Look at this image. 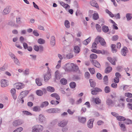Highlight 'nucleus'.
<instances>
[{
	"label": "nucleus",
	"instance_id": "nucleus-35",
	"mask_svg": "<svg viewBox=\"0 0 132 132\" xmlns=\"http://www.w3.org/2000/svg\"><path fill=\"white\" fill-rule=\"evenodd\" d=\"M93 18L95 20H97L99 18L98 14L97 13H95L93 14Z\"/></svg>",
	"mask_w": 132,
	"mask_h": 132
},
{
	"label": "nucleus",
	"instance_id": "nucleus-23",
	"mask_svg": "<svg viewBox=\"0 0 132 132\" xmlns=\"http://www.w3.org/2000/svg\"><path fill=\"white\" fill-rule=\"evenodd\" d=\"M46 89L48 91L51 93L54 92L55 91L54 88L51 86H48L47 87Z\"/></svg>",
	"mask_w": 132,
	"mask_h": 132
},
{
	"label": "nucleus",
	"instance_id": "nucleus-62",
	"mask_svg": "<svg viewBox=\"0 0 132 132\" xmlns=\"http://www.w3.org/2000/svg\"><path fill=\"white\" fill-rule=\"evenodd\" d=\"M125 123L127 124H129L132 123V121L129 119H127L126 120Z\"/></svg>",
	"mask_w": 132,
	"mask_h": 132
},
{
	"label": "nucleus",
	"instance_id": "nucleus-53",
	"mask_svg": "<svg viewBox=\"0 0 132 132\" xmlns=\"http://www.w3.org/2000/svg\"><path fill=\"white\" fill-rule=\"evenodd\" d=\"M85 77L86 79H88L89 78L90 74L88 72H86L85 74Z\"/></svg>",
	"mask_w": 132,
	"mask_h": 132
},
{
	"label": "nucleus",
	"instance_id": "nucleus-22",
	"mask_svg": "<svg viewBox=\"0 0 132 132\" xmlns=\"http://www.w3.org/2000/svg\"><path fill=\"white\" fill-rule=\"evenodd\" d=\"M108 59L112 64L114 65L116 64L115 62V61H116V60L115 59H112L110 57H108Z\"/></svg>",
	"mask_w": 132,
	"mask_h": 132
},
{
	"label": "nucleus",
	"instance_id": "nucleus-31",
	"mask_svg": "<svg viewBox=\"0 0 132 132\" xmlns=\"http://www.w3.org/2000/svg\"><path fill=\"white\" fill-rule=\"evenodd\" d=\"M37 42L39 44H43L45 43V41L42 38H40L38 39Z\"/></svg>",
	"mask_w": 132,
	"mask_h": 132
},
{
	"label": "nucleus",
	"instance_id": "nucleus-61",
	"mask_svg": "<svg viewBox=\"0 0 132 132\" xmlns=\"http://www.w3.org/2000/svg\"><path fill=\"white\" fill-rule=\"evenodd\" d=\"M114 16L116 19H119L120 18V14L119 13L117 14H115Z\"/></svg>",
	"mask_w": 132,
	"mask_h": 132
},
{
	"label": "nucleus",
	"instance_id": "nucleus-60",
	"mask_svg": "<svg viewBox=\"0 0 132 132\" xmlns=\"http://www.w3.org/2000/svg\"><path fill=\"white\" fill-rule=\"evenodd\" d=\"M34 50L37 52H38L39 50V47L37 45H35L33 47Z\"/></svg>",
	"mask_w": 132,
	"mask_h": 132
},
{
	"label": "nucleus",
	"instance_id": "nucleus-21",
	"mask_svg": "<svg viewBox=\"0 0 132 132\" xmlns=\"http://www.w3.org/2000/svg\"><path fill=\"white\" fill-rule=\"evenodd\" d=\"M40 107V106H34L32 108V110L36 112H40L41 110Z\"/></svg>",
	"mask_w": 132,
	"mask_h": 132
},
{
	"label": "nucleus",
	"instance_id": "nucleus-45",
	"mask_svg": "<svg viewBox=\"0 0 132 132\" xmlns=\"http://www.w3.org/2000/svg\"><path fill=\"white\" fill-rule=\"evenodd\" d=\"M104 84L107 85L108 83V78L107 76H105L103 79Z\"/></svg>",
	"mask_w": 132,
	"mask_h": 132
},
{
	"label": "nucleus",
	"instance_id": "nucleus-54",
	"mask_svg": "<svg viewBox=\"0 0 132 132\" xmlns=\"http://www.w3.org/2000/svg\"><path fill=\"white\" fill-rule=\"evenodd\" d=\"M97 43L95 42H94L93 43L92 45V48L93 49L97 48Z\"/></svg>",
	"mask_w": 132,
	"mask_h": 132
},
{
	"label": "nucleus",
	"instance_id": "nucleus-25",
	"mask_svg": "<svg viewBox=\"0 0 132 132\" xmlns=\"http://www.w3.org/2000/svg\"><path fill=\"white\" fill-rule=\"evenodd\" d=\"M91 39V37H89L87 39H85L83 42V44L86 45H87L90 42Z\"/></svg>",
	"mask_w": 132,
	"mask_h": 132
},
{
	"label": "nucleus",
	"instance_id": "nucleus-5",
	"mask_svg": "<svg viewBox=\"0 0 132 132\" xmlns=\"http://www.w3.org/2000/svg\"><path fill=\"white\" fill-rule=\"evenodd\" d=\"M14 85L15 88L18 89H22L24 87V84L22 83H16Z\"/></svg>",
	"mask_w": 132,
	"mask_h": 132
},
{
	"label": "nucleus",
	"instance_id": "nucleus-19",
	"mask_svg": "<svg viewBox=\"0 0 132 132\" xmlns=\"http://www.w3.org/2000/svg\"><path fill=\"white\" fill-rule=\"evenodd\" d=\"M56 79L59 80L61 77V75L58 71H56L55 73Z\"/></svg>",
	"mask_w": 132,
	"mask_h": 132
},
{
	"label": "nucleus",
	"instance_id": "nucleus-10",
	"mask_svg": "<svg viewBox=\"0 0 132 132\" xmlns=\"http://www.w3.org/2000/svg\"><path fill=\"white\" fill-rule=\"evenodd\" d=\"M1 84L2 87H6L8 85V81L6 80L2 79L1 80Z\"/></svg>",
	"mask_w": 132,
	"mask_h": 132
},
{
	"label": "nucleus",
	"instance_id": "nucleus-16",
	"mask_svg": "<svg viewBox=\"0 0 132 132\" xmlns=\"http://www.w3.org/2000/svg\"><path fill=\"white\" fill-rule=\"evenodd\" d=\"M91 61L92 64L95 67L98 68H100L101 65L96 60H92Z\"/></svg>",
	"mask_w": 132,
	"mask_h": 132
},
{
	"label": "nucleus",
	"instance_id": "nucleus-18",
	"mask_svg": "<svg viewBox=\"0 0 132 132\" xmlns=\"http://www.w3.org/2000/svg\"><path fill=\"white\" fill-rule=\"evenodd\" d=\"M51 97L55 98L57 100H59L60 99V97L59 95L56 93H53L50 95Z\"/></svg>",
	"mask_w": 132,
	"mask_h": 132
},
{
	"label": "nucleus",
	"instance_id": "nucleus-3",
	"mask_svg": "<svg viewBox=\"0 0 132 132\" xmlns=\"http://www.w3.org/2000/svg\"><path fill=\"white\" fill-rule=\"evenodd\" d=\"M98 41L102 45H105L106 43L104 39L102 38L97 36L95 39V42L98 43Z\"/></svg>",
	"mask_w": 132,
	"mask_h": 132
},
{
	"label": "nucleus",
	"instance_id": "nucleus-24",
	"mask_svg": "<svg viewBox=\"0 0 132 132\" xmlns=\"http://www.w3.org/2000/svg\"><path fill=\"white\" fill-rule=\"evenodd\" d=\"M112 70V67L109 66L106 68L104 72L106 73H108L110 72Z\"/></svg>",
	"mask_w": 132,
	"mask_h": 132
},
{
	"label": "nucleus",
	"instance_id": "nucleus-27",
	"mask_svg": "<svg viewBox=\"0 0 132 132\" xmlns=\"http://www.w3.org/2000/svg\"><path fill=\"white\" fill-rule=\"evenodd\" d=\"M73 50L75 53H78L80 51V49L79 46H76L74 47Z\"/></svg>",
	"mask_w": 132,
	"mask_h": 132
},
{
	"label": "nucleus",
	"instance_id": "nucleus-7",
	"mask_svg": "<svg viewBox=\"0 0 132 132\" xmlns=\"http://www.w3.org/2000/svg\"><path fill=\"white\" fill-rule=\"evenodd\" d=\"M68 121L65 120H63L59 122L58 126H59L64 127L67 124Z\"/></svg>",
	"mask_w": 132,
	"mask_h": 132
},
{
	"label": "nucleus",
	"instance_id": "nucleus-29",
	"mask_svg": "<svg viewBox=\"0 0 132 132\" xmlns=\"http://www.w3.org/2000/svg\"><path fill=\"white\" fill-rule=\"evenodd\" d=\"M48 105V102L47 101H45L42 102L40 104V107L41 108H43L46 107Z\"/></svg>",
	"mask_w": 132,
	"mask_h": 132
},
{
	"label": "nucleus",
	"instance_id": "nucleus-63",
	"mask_svg": "<svg viewBox=\"0 0 132 132\" xmlns=\"http://www.w3.org/2000/svg\"><path fill=\"white\" fill-rule=\"evenodd\" d=\"M104 123V122L101 120H99L97 122V124L98 126H100L103 125Z\"/></svg>",
	"mask_w": 132,
	"mask_h": 132
},
{
	"label": "nucleus",
	"instance_id": "nucleus-20",
	"mask_svg": "<svg viewBox=\"0 0 132 132\" xmlns=\"http://www.w3.org/2000/svg\"><path fill=\"white\" fill-rule=\"evenodd\" d=\"M51 74L49 72H47V73L44 76V80L45 81H47L51 78Z\"/></svg>",
	"mask_w": 132,
	"mask_h": 132
},
{
	"label": "nucleus",
	"instance_id": "nucleus-15",
	"mask_svg": "<svg viewBox=\"0 0 132 132\" xmlns=\"http://www.w3.org/2000/svg\"><path fill=\"white\" fill-rule=\"evenodd\" d=\"M128 52V50L127 48L126 47H125L121 49V53L122 55L125 56Z\"/></svg>",
	"mask_w": 132,
	"mask_h": 132
},
{
	"label": "nucleus",
	"instance_id": "nucleus-57",
	"mask_svg": "<svg viewBox=\"0 0 132 132\" xmlns=\"http://www.w3.org/2000/svg\"><path fill=\"white\" fill-rule=\"evenodd\" d=\"M96 77L99 80L102 79V75L99 73H97Z\"/></svg>",
	"mask_w": 132,
	"mask_h": 132
},
{
	"label": "nucleus",
	"instance_id": "nucleus-64",
	"mask_svg": "<svg viewBox=\"0 0 132 132\" xmlns=\"http://www.w3.org/2000/svg\"><path fill=\"white\" fill-rule=\"evenodd\" d=\"M118 36L117 35H115L112 37V39L113 41H116L118 39Z\"/></svg>",
	"mask_w": 132,
	"mask_h": 132
},
{
	"label": "nucleus",
	"instance_id": "nucleus-56",
	"mask_svg": "<svg viewBox=\"0 0 132 132\" xmlns=\"http://www.w3.org/2000/svg\"><path fill=\"white\" fill-rule=\"evenodd\" d=\"M29 69H26L23 71V73L25 75H28L29 73Z\"/></svg>",
	"mask_w": 132,
	"mask_h": 132
},
{
	"label": "nucleus",
	"instance_id": "nucleus-41",
	"mask_svg": "<svg viewBox=\"0 0 132 132\" xmlns=\"http://www.w3.org/2000/svg\"><path fill=\"white\" fill-rule=\"evenodd\" d=\"M94 102L97 104H100L101 103V100L98 97H96L95 99Z\"/></svg>",
	"mask_w": 132,
	"mask_h": 132
},
{
	"label": "nucleus",
	"instance_id": "nucleus-38",
	"mask_svg": "<svg viewBox=\"0 0 132 132\" xmlns=\"http://www.w3.org/2000/svg\"><path fill=\"white\" fill-rule=\"evenodd\" d=\"M111 89L108 86H106L104 88V91L105 93H108L110 92Z\"/></svg>",
	"mask_w": 132,
	"mask_h": 132
},
{
	"label": "nucleus",
	"instance_id": "nucleus-43",
	"mask_svg": "<svg viewBox=\"0 0 132 132\" xmlns=\"http://www.w3.org/2000/svg\"><path fill=\"white\" fill-rule=\"evenodd\" d=\"M91 51L93 52H94L97 54L102 53L101 51L96 50L95 49H93L92 50H91Z\"/></svg>",
	"mask_w": 132,
	"mask_h": 132
},
{
	"label": "nucleus",
	"instance_id": "nucleus-50",
	"mask_svg": "<svg viewBox=\"0 0 132 132\" xmlns=\"http://www.w3.org/2000/svg\"><path fill=\"white\" fill-rule=\"evenodd\" d=\"M88 70L93 75L95 73V70L94 68H89Z\"/></svg>",
	"mask_w": 132,
	"mask_h": 132
},
{
	"label": "nucleus",
	"instance_id": "nucleus-2",
	"mask_svg": "<svg viewBox=\"0 0 132 132\" xmlns=\"http://www.w3.org/2000/svg\"><path fill=\"white\" fill-rule=\"evenodd\" d=\"M11 9V6L10 5H8L6 6L3 9L2 12V15L3 16L7 15L10 13Z\"/></svg>",
	"mask_w": 132,
	"mask_h": 132
},
{
	"label": "nucleus",
	"instance_id": "nucleus-33",
	"mask_svg": "<svg viewBox=\"0 0 132 132\" xmlns=\"http://www.w3.org/2000/svg\"><path fill=\"white\" fill-rule=\"evenodd\" d=\"M89 81L90 84V86L92 87H94L96 85V84L95 82L92 79H90Z\"/></svg>",
	"mask_w": 132,
	"mask_h": 132
},
{
	"label": "nucleus",
	"instance_id": "nucleus-12",
	"mask_svg": "<svg viewBox=\"0 0 132 132\" xmlns=\"http://www.w3.org/2000/svg\"><path fill=\"white\" fill-rule=\"evenodd\" d=\"M78 120L79 122L82 123H84L86 122V118L85 117L78 116Z\"/></svg>",
	"mask_w": 132,
	"mask_h": 132
},
{
	"label": "nucleus",
	"instance_id": "nucleus-51",
	"mask_svg": "<svg viewBox=\"0 0 132 132\" xmlns=\"http://www.w3.org/2000/svg\"><path fill=\"white\" fill-rule=\"evenodd\" d=\"M95 27L97 31L98 32H100L101 31V28L100 26L98 24H96Z\"/></svg>",
	"mask_w": 132,
	"mask_h": 132
},
{
	"label": "nucleus",
	"instance_id": "nucleus-11",
	"mask_svg": "<svg viewBox=\"0 0 132 132\" xmlns=\"http://www.w3.org/2000/svg\"><path fill=\"white\" fill-rule=\"evenodd\" d=\"M90 4L92 6L98 9L99 6L97 2L94 0H91L90 2Z\"/></svg>",
	"mask_w": 132,
	"mask_h": 132
},
{
	"label": "nucleus",
	"instance_id": "nucleus-52",
	"mask_svg": "<svg viewBox=\"0 0 132 132\" xmlns=\"http://www.w3.org/2000/svg\"><path fill=\"white\" fill-rule=\"evenodd\" d=\"M125 96L126 97H127L129 98L132 97V94L130 93H126L125 94Z\"/></svg>",
	"mask_w": 132,
	"mask_h": 132
},
{
	"label": "nucleus",
	"instance_id": "nucleus-44",
	"mask_svg": "<svg viewBox=\"0 0 132 132\" xmlns=\"http://www.w3.org/2000/svg\"><path fill=\"white\" fill-rule=\"evenodd\" d=\"M60 82L63 85H65L67 83V81L66 79L64 78H62Z\"/></svg>",
	"mask_w": 132,
	"mask_h": 132
},
{
	"label": "nucleus",
	"instance_id": "nucleus-59",
	"mask_svg": "<svg viewBox=\"0 0 132 132\" xmlns=\"http://www.w3.org/2000/svg\"><path fill=\"white\" fill-rule=\"evenodd\" d=\"M14 62L15 64L18 65H19L20 62L17 58L16 57L14 59Z\"/></svg>",
	"mask_w": 132,
	"mask_h": 132
},
{
	"label": "nucleus",
	"instance_id": "nucleus-14",
	"mask_svg": "<svg viewBox=\"0 0 132 132\" xmlns=\"http://www.w3.org/2000/svg\"><path fill=\"white\" fill-rule=\"evenodd\" d=\"M50 44L52 47L54 46L55 44V37L54 36H52L51 37Z\"/></svg>",
	"mask_w": 132,
	"mask_h": 132
},
{
	"label": "nucleus",
	"instance_id": "nucleus-47",
	"mask_svg": "<svg viewBox=\"0 0 132 132\" xmlns=\"http://www.w3.org/2000/svg\"><path fill=\"white\" fill-rule=\"evenodd\" d=\"M76 86V84L74 82H72L70 84V87L72 88H75Z\"/></svg>",
	"mask_w": 132,
	"mask_h": 132
},
{
	"label": "nucleus",
	"instance_id": "nucleus-17",
	"mask_svg": "<svg viewBox=\"0 0 132 132\" xmlns=\"http://www.w3.org/2000/svg\"><path fill=\"white\" fill-rule=\"evenodd\" d=\"M16 90L14 88H12L11 90V94L14 100L17 97L15 95Z\"/></svg>",
	"mask_w": 132,
	"mask_h": 132
},
{
	"label": "nucleus",
	"instance_id": "nucleus-58",
	"mask_svg": "<svg viewBox=\"0 0 132 132\" xmlns=\"http://www.w3.org/2000/svg\"><path fill=\"white\" fill-rule=\"evenodd\" d=\"M72 70L75 71H76L78 69V67L76 65H75L73 63V66H72Z\"/></svg>",
	"mask_w": 132,
	"mask_h": 132
},
{
	"label": "nucleus",
	"instance_id": "nucleus-42",
	"mask_svg": "<svg viewBox=\"0 0 132 132\" xmlns=\"http://www.w3.org/2000/svg\"><path fill=\"white\" fill-rule=\"evenodd\" d=\"M102 30L103 31L105 32H108L109 29L108 27L106 26H104L102 27Z\"/></svg>",
	"mask_w": 132,
	"mask_h": 132
},
{
	"label": "nucleus",
	"instance_id": "nucleus-30",
	"mask_svg": "<svg viewBox=\"0 0 132 132\" xmlns=\"http://www.w3.org/2000/svg\"><path fill=\"white\" fill-rule=\"evenodd\" d=\"M131 15V14L129 13H127L126 14V17L127 21H129L132 18Z\"/></svg>",
	"mask_w": 132,
	"mask_h": 132
},
{
	"label": "nucleus",
	"instance_id": "nucleus-37",
	"mask_svg": "<svg viewBox=\"0 0 132 132\" xmlns=\"http://www.w3.org/2000/svg\"><path fill=\"white\" fill-rule=\"evenodd\" d=\"M36 82L37 85L38 86H40L42 85V84L39 78H37L36 79Z\"/></svg>",
	"mask_w": 132,
	"mask_h": 132
},
{
	"label": "nucleus",
	"instance_id": "nucleus-9",
	"mask_svg": "<svg viewBox=\"0 0 132 132\" xmlns=\"http://www.w3.org/2000/svg\"><path fill=\"white\" fill-rule=\"evenodd\" d=\"M106 103L109 106H112L114 105V102L113 101L109 98H108L106 100Z\"/></svg>",
	"mask_w": 132,
	"mask_h": 132
},
{
	"label": "nucleus",
	"instance_id": "nucleus-55",
	"mask_svg": "<svg viewBox=\"0 0 132 132\" xmlns=\"http://www.w3.org/2000/svg\"><path fill=\"white\" fill-rule=\"evenodd\" d=\"M23 113L24 114L27 115H32V114L30 112H29L28 111H23Z\"/></svg>",
	"mask_w": 132,
	"mask_h": 132
},
{
	"label": "nucleus",
	"instance_id": "nucleus-8",
	"mask_svg": "<svg viewBox=\"0 0 132 132\" xmlns=\"http://www.w3.org/2000/svg\"><path fill=\"white\" fill-rule=\"evenodd\" d=\"M94 119H89L88 121L87 125L88 127L90 129H92L93 126V122Z\"/></svg>",
	"mask_w": 132,
	"mask_h": 132
},
{
	"label": "nucleus",
	"instance_id": "nucleus-32",
	"mask_svg": "<svg viewBox=\"0 0 132 132\" xmlns=\"http://www.w3.org/2000/svg\"><path fill=\"white\" fill-rule=\"evenodd\" d=\"M112 51L113 53L116 52L117 51L116 48V45L114 44H112L111 46Z\"/></svg>",
	"mask_w": 132,
	"mask_h": 132
},
{
	"label": "nucleus",
	"instance_id": "nucleus-4",
	"mask_svg": "<svg viewBox=\"0 0 132 132\" xmlns=\"http://www.w3.org/2000/svg\"><path fill=\"white\" fill-rule=\"evenodd\" d=\"M73 63H68L65 65V70L66 71H70L72 70L73 67Z\"/></svg>",
	"mask_w": 132,
	"mask_h": 132
},
{
	"label": "nucleus",
	"instance_id": "nucleus-36",
	"mask_svg": "<svg viewBox=\"0 0 132 132\" xmlns=\"http://www.w3.org/2000/svg\"><path fill=\"white\" fill-rule=\"evenodd\" d=\"M36 93L39 96H42L43 94V91L40 90H38L36 91Z\"/></svg>",
	"mask_w": 132,
	"mask_h": 132
},
{
	"label": "nucleus",
	"instance_id": "nucleus-28",
	"mask_svg": "<svg viewBox=\"0 0 132 132\" xmlns=\"http://www.w3.org/2000/svg\"><path fill=\"white\" fill-rule=\"evenodd\" d=\"M60 4L62 6L65 8H70V6L69 5H68V4H65L63 2H60Z\"/></svg>",
	"mask_w": 132,
	"mask_h": 132
},
{
	"label": "nucleus",
	"instance_id": "nucleus-39",
	"mask_svg": "<svg viewBox=\"0 0 132 132\" xmlns=\"http://www.w3.org/2000/svg\"><path fill=\"white\" fill-rule=\"evenodd\" d=\"M117 119V120L120 121H123L126 120L125 118L121 116H118Z\"/></svg>",
	"mask_w": 132,
	"mask_h": 132
},
{
	"label": "nucleus",
	"instance_id": "nucleus-34",
	"mask_svg": "<svg viewBox=\"0 0 132 132\" xmlns=\"http://www.w3.org/2000/svg\"><path fill=\"white\" fill-rule=\"evenodd\" d=\"M119 125L121 128V129L123 131H125V125L124 124H122L121 122H119Z\"/></svg>",
	"mask_w": 132,
	"mask_h": 132
},
{
	"label": "nucleus",
	"instance_id": "nucleus-48",
	"mask_svg": "<svg viewBox=\"0 0 132 132\" xmlns=\"http://www.w3.org/2000/svg\"><path fill=\"white\" fill-rule=\"evenodd\" d=\"M59 103V102L58 101L54 100H52L51 102V103L53 105H56L58 104Z\"/></svg>",
	"mask_w": 132,
	"mask_h": 132
},
{
	"label": "nucleus",
	"instance_id": "nucleus-6",
	"mask_svg": "<svg viewBox=\"0 0 132 132\" xmlns=\"http://www.w3.org/2000/svg\"><path fill=\"white\" fill-rule=\"evenodd\" d=\"M23 123V122L20 119L15 120L13 122V126H16L20 125Z\"/></svg>",
	"mask_w": 132,
	"mask_h": 132
},
{
	"label": "nucleus",
	"instance_id": "nucleus-40",
	"mask_svg": "<svg viewBox=\"0 0 132 132\" xmlns=\"http://www.w3.org/2000/svg\"><path fill=\"white\" fill-rule=\"evenodd\" d=\"M64 25L67 28H69L70 27V23L68 20H66L64 22Z\"/></svg>",
	"mask_w": 132,
	"mask_h": 132
},
{
	"label": "nucleus",
	"instance_id": "nucleus-1",
	"mask_svg": "<svg viewBox=\"0 0 132 132\" xmlns=\"http://www.w3.org/2000/svg\"><path fill=\"white\" fill-rule=\"evenodd\" d=\"M43 129V126L40 125H36L32 127V132H41Z\"/></svg>",
	"mask_w": 132,
	"mask_h": 132
},
{
	"label": "nucleus",
	"instance_id": "nucleus-46",
	"mask_svg": "<svg viewBox=\"0 0 132 132\" xmlns=\"http://www.w3.org/2000/svg\"><path fill=\"white\" fill-rule=\"evenodd\" d=\"M90 57L91 59H95L97 58V55L95 54H92L90 55Z\"/></svg>",
	"mask_w": 132,
	"mask_h": 132
},
{
	"label": "nucleus",
	"instance_id": "nucleus-49",
	"mask_svg": "<svg viewBox=\"0 0 132 132\" xmlns=\"http://www.w3.org/2000/svg\"><path fill=\"white\" fill-rule=\"evenodd\" d=\"M73 57V55L71 53H68L66 55V57L67 59H68L72 58Z\"/></svg>",
	"mask_w": 132,
	"mask_h": 132
},
{
	"label": "nucleus",
	"instance_id": "nucleus-13",
	"mask_svg": "<svg viewBox=\"0 0 132 132\" xmlns=\"http://www.w3.org/2000/svg\"><path fill=\"white\" fill-rule=\"evenodd\" d=\"M45 118L44 116L42 114L39 115L38 117V120L39 122L42 123L45 121Z\"/></svg>",
	"mask_w": 132,
	"mask_h": 132
},
{
	"label": "nucleus",
	"instance_id": "nucleus-26",
	"mask_svg": "<svg viewBox=\"0 0 132 132\" xmlns=\"http://www.w3.org/2000/svg\"><path fill=\"white\" fill-rule=\"evenodd\" d=\"M28 93V90H25L21 92L20 94V95H22V98H23L26 96Z\"/></svg>",
	"mask_w": 132,
	"mask_h": 132
}]
</instances>
